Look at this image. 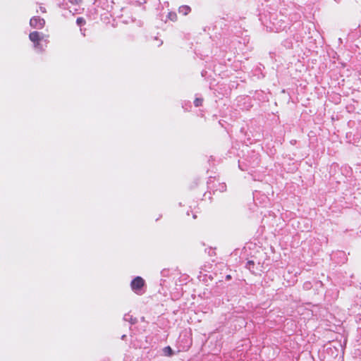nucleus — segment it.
<instances>
[{
  "instance_id": "obj_12",
  "label": "nucleus",
  "mask_w": 361,
  "mask_h": 361,
  "mask_svg": "<svg viewBox=\"0 0 361 361\" xmlns=\"http://www.w3.org/2000/svg\"><path fill=\"white\" fill-rule=\"evenodd\" d=\"M39 10H40V11H41L42 13H45V12H46V9H45V8H44V7H43V6H40V7H39Z\"/></svg>"
},
{
  "instance_id": "obj_11",
  "label": "nucleus",
  "mask_w": 361,
  "mask_h": 361,
  "mask_svg": "<svg viewBox=\"0 0 361 361\" xmlns=\"http://www.w3.org/2000/svg\"><path fill=\"white\" fill-rule=\"evenodd\" d=\"M253 265H254V262H252V261H248L247 263V267L248 269H250L251 266H253Z\"/></svg>"
},
{
  "instance_id": "obj_8",
  "label": "nucleus",
  "mask_w": 361,
  "mask_h": 361,
  "mask_svg": "<svg viewBox=\"0 0 361 361\" xmlns=\"http://www.w3.org/2000/svg\"><path fill=\"white\" fill-rule=\"evenodd\" d=\"M164 351L166 355H172V349L169 346L165 347L164 349Z\"/></svg>"
},
{
  "instance_id": "obj_6",
  "label": "nucleus",
  "mask_w": 361,
  "mask_h": 361,
  "mask_svg": "<svg viewBox=\"0 0 361 361\" xmlns=\"http://www.w3.org/2000/svg\"><path fill=\"white\" fill-rule=\"evenodd\" d=\"M123 319L125 321H127V322H130L131 324H135L136 322V319L135 318H133L131 315H130L129 314H125L124 315V317H123Z\"/></svg>"
},
{
  "instance_id": "obj_5",
  "label": "nucleus",
  "mask_w": 361,
  "mask_h": 361,
  "mask_svg": "<svg viewBox=\"0 0 361 361\" xmlns=\"http://www.w3.org/2000/svg\"><path fill=\"white\" fill-rule=\"evenodd\" d=\"M178 12L183 16H186L190 12V8L188 6H181L178 8Z\"/></svg>"
},
{
  "instance_id": "obj_2",
  "label": "nucleus",
  "mask_w": 361,
  "mask_h": 361,
  "mask_svg": "<svg viewBox=\"0 0 361 361\" xmlns=\"http://www.w3.org/2000/svg\"><path fill=\"white\" fill-rule=\"evenodd\" d=\"M47 36L44 35L42 32H39L37 31L32 32L29 35L30 40L34 43L37 42L38 41H44L45 44H47Z\"/></svg>"
},
{
  "instance_id": "obj_1",
  "label": "nucleus",
  "mask_w": 361,
  "mask_h": 361,
  "mask_svg": "<svg viewBox=\"0 0 361 361\" xmlns=\"http://www.w3.org/2000/svg\"><path fill=\"white\" fill-rule=\"evenodd\" d=\"M145 286V281L140 276L135 277L130 283L131 289L137 294H142V288Z\"/></svg>"
},
{
  "instance_id": "obj_9",
  "label": "nucleus",
  "mask_w": 361,
  "mask_h": 361,
  "mask_svg": "<svg viewBox=\"0 0 361 361\" xmlns=\"http://www.w3.org/2000/svg\"><path fill=\"white\" fill-rule=\"evenodd\" d=\"M202 104V99L196 98L195 100L194 101V104L197 107L201 106Z\"/></svg>"
},
{
  "instance_id": "obj_10",
  "label": "nucleus",
  "mask_w": 361,
  "mask_h": 361,
  "mask_svg": "<svg viewBox=\"0 0 361 361\" xmlns=\"http://www.w3.org/2000/svg\"><path fill=\"white\" fill-rule=\"evenodd\" d=\"M76 23L78 25H84L85 23V20L82 18H77V20H76Z\"/></svg>"
},
{
  "instance_id": "obj_14",
  "label": "nucleus",
  "mask_w": 361,
  "mask_h": 361,
  "mask_svg": "<svg viewBox=\"0 0 361 361\" xmlns=\"http://www.w3.org/2000/svg\"><path fill=\"white\" fill-rule=\"evenodd\" d=\"M230 278H231L230 275H228V276H226V279H230Z\"/></svg>"
},
{
  "instance_id": "obj_3",
  "label": "nucleus",
  "mask_w": 361,
  "mask_h": 361,
  "mask_svg": "<svg viewBox=\"0 0 361 361\" xmlns=\"http://www.w3.org/2000/svg\"><path fill=\"white\" fill-rule=\"evenodd\" d=\"M44 20L39 17H33L30 20V26L36 29H42L44 26Z\"/></svg>"
},
{
  "instance_id": "obj_13",
  "label": "nucleus",
  "mask_w": 361,
  "mask_h": 361,
  "mask_svg": "<svg viewBox=\"0 0 361 361\" xmlns=\"http://www.w3.org/2000/svg\"><path fill=\"white\" fill-rule=\"evenodd\" d=\"M81 0H74L75 3L78 4Z\"/></svg>"
},
{
  "instance_id": "obj_7",
  "label": "nucleus",
  "mask_w": 361,
  "mask_h": 361,
  "mask_svg": "<svg viewBox=\"0 0 361 361\" xmlns=\"http://www.w3.org/2000/svg\"><path fill=\"white\" fill-rule=\"evenodd\" d=\"M168 18L172 21H176L177 20V15L174 12H170L169 13Z\"/></svg>"
},
{
  "instance_id": "obj_4",
  "label": "nucleus",
  "mask_w": 361,
  "mask_h": 361,
  "mask_svg": "<svg viewBox=\"0 0 361 361\" xmlns=\"http://www.w3.org/2000/svg\"><path fill=\"white\" fill-rule=\"evenodd\" d=\"M46 47L44 41H38L34 43V48L38 52H42Z\"/></svg>"
}]
</instances>
